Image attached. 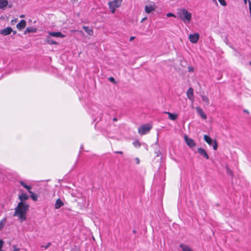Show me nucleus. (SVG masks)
<instances>
[{
  "mask_svg": "<svg viewBox=\"0 0 251 251\" xmlns=\"http://www.w3.org/2000/svg\"><path fill=\"white\" fill-rule=\"evenodd\" d=\"M166 16L168 17H176V16L175 14H174L173 13H168L167 14Z\"/></svg>",
  "mask_w": 251,
  "mask_h": 251,
  "instance_id": "obj_32",
  "label": "nucleus"
},
{
  "mask_svg": "<svg viewBox=\"0 0 251 251\" xmlns=\"http://www.w3.org/2000/svg\"><path fill=\"white\" fill-rule=\"evenodd\" d=\"M6 222V218H3L0 221V230H1L4 227L5 224Z\"/></svg>",
  "mask_w": 251,
  "mask_h": 251,
  "instance_id": "obj_26",
  "label": "nucleus"
},
{
  "mask_svg": "<svg viewBox=\"0 0 251 251\" xmlns=\"http://www.w3.org/2000/svg\"><path fill=\"white\" fill-rule=\"evenodd\" d=\"M147 19V18L146 17H145L142 20V21L141 22H143L144 21H145V20Z\"/></svg>",
  "mask_w": 251,
  "mask_h": 251,
  "instance_id": "obj_40",
  "label": "nucleus"
},
{
  "mask_svg": "<svg viewBox=\"0 0 251 251\" xmlns=\"http://www.w3.org/2000/svg\"><path fill=\"white\" fill-rule=\"evenodd\" d=\"M8 3V0H0V9H4Z\"/></svg>",
  "mask_w": 251,
  "mask_h": 251,
  "instance_id": "obj_20",
  "label": "nucleus"
},
{
  "mask_svg": "<svg viewBox=\"0 0 251 251\" xmlns=\"http://www.w3.org/2000/svg\"><path fill=\"white\" fill-rule=\"evenodd\" d=\"M51 245V243L49 242L46 245H42L41 248H44L45 249H48Z\"/></svg>",
  "mask_w": 251,
  "mask_h": 251,
  "instance_id": "obj_31",
  "label": "nucleus"
},
{
  "mask_svg": "<svg viewBox=\"0 0 251 251\" xmlns=\"http://www.w3.org/2000/svg\"><path fill=\"white\" fill-rule=\"evenodd\" d=\"M37 31V29L35 27L30 26L27 27L25 31V34L29 33H35Z\"/></svg>",
  "mask_w": 251,
  "mask_h": 251,
  "instance_id": "obj_19",
  "label": "nucleus"
},
{
  "mask_svg": "<svg viewBox=\"0 0 251 251\" xmlns=\"http://www.w3.org/2000/svg\"><path fill=\"white\" fill-rule=\"evenodd\" d=\"M105 122L106 123V125H108L112 123V122H115L117 121V119L116 117H114L112 118L109 115H107L105 117Z\"/></svg>",
  "mask_w": 251,
  "mask_h": 251,
  "instance_id": "obj_17",
  "label": "nucleus"
},
{
  "mask_svg": "<svg viewBox=\"0 0 251 251\" xmlns=\"http://www.w3.org/2000/svg\"><path fill=\"white\" fill-rule=\"evenodd\" d=\"M20 17H21V18H24V17H25V15H21L20 16Z\"/></svg>",
  "mask_w": 251,
  "mask_h": 251,
  "instance_id": "obj_44",
  "label": "nucleus"
},
{
  "mask_svg": "<svg viewBox=\"0 0 251 251\" xmlns=\"http://www.w3.org/2000/svg\"><path fill=\"white\" fill-rule=\"evenodd\" d=\"M88 112L91 115L94 121L97 122L102 121V114L99 107L95 104L91 105L88 107Z\"/></svg>",
  "mask_w": 251,
  "mask_h": 251,
  "instance_id": "obj_2",
  "label": "nucleus"
},
{
  "mask_svg": "<svg viewBox=\"0 0 251 251\" xmlns=\"http://www.w3.org/2000/svg\"><path fill=\"white\" fill-rule=\"evenodd\" d=\"M189 71H192V69H189Z\"/></svg>",
  "mask_w": 251,
  "mask_h": 251,
  "instance_id": "obj_48",
  "label": "nucleus"
},
{
  "mask_svg": "<svg viewBox=\"0 0 251 251\" xmlns=\"http://www.w3.org/2000/svg\"><path fill=\"white\" fill-rule=\"evenodd\" d=\"M198 152L202 156H203L204 158H205L206 159H209V155L207 154L206 151L201 148H199L198 149Z\"/></svg>",
  "mask_w": 251,
  "mask_h": 251,
  "instance_id": "obj_11",
  "label": "nucleus"
},
{
  "mask_svg": "<svg viewBox=\"0 0 251 251\" xmlns=\"http://www.w3.org/2000/svg\"><path fill=\"white\" fill-rule=\"evenodd\" d=\"M29 209V205L26 203L19 202L17 207L15 208L14 216L18 217L21 223L26 219V214Z\"/></svg>",
  "mask_w": 251,
  "mask_h": 251,
  "instance_id": "obj_1",
  "label": "nucleus"
},
{
  "mask_svg": "<svg viewBox=\"0 0 251 251\" xmlns=\"http://www.w3.org/2000/svg\"><path fill=\"white\" fill-rule=\"evenodd\" d=\"M0 251H2V250H0Z\"/></svg>",
  "mask_w": 251,
  "mask_h": 251,
  "instance_id": "obj_50",
  "label": "nucleus"
},
{
  "mask_svg": "<svg viewBox=\"0 0 251 251\" xmlns=\"http://www.w3.org/2000/svg\"><path fill=\"white\" fill-rule=\"evenodd\" d=\"M132 232H133V233H135L136 232V230H134V229L132 230Z\"/></svg>",
  "mask_w": 251,
  "mask_h": 251,
  "instance_id": "obj_45",
  "label": "nucleus"
},
{
  "mask_svg": "<svg viewBox=\"0 0 251 251\" xmlns=\"http://www.w3.org/2000/svg\"><path fill=\"white\" fill-rule=\"evenodd\" d=\"M152 126L150 124H145L140 126L138 128V133L143 135L146 134L151 129Z\"/></svg>",
  "mask_w": 251,
  "mask_h": 251,
  "instance_id": "obj_5",
  "label": "nucleus"
},
{
  "mask_svg": "<svg viewBox=\"0 0 251 251\" xmlns=\"http://www.w3.org/2000/svg\"><path fill=\"white\" fill-rule=\"evenodd\" d=\"M202 100L205 102L207 105L209 103V100L208 97L206 96L203 95L201 96Z\"/></svg>",
  "mask_w": 251,
  "mask_h": 251,
  "instance_id": "obj_28",
  "label": "nucleus"
},
{
  "mask_svg": "<svg viewBox=\"0 0 251 251\" xmlns=\"http://www.w3.org/2000/svg\"><path fill=\"white\" fill-rule=\"evenodd\" d=\"M3 245V241L2 240L0 239V250L1 249Z\"/></svg>",
  "mask_w": 251,
  "mask_h": 251,
  "instance_id": "obj_34",
  "label": "nucleus"
},
{
  "mask_svg": "<svg viewBox=\"0 0 251 251\" xmlns=\"http://www.w3.org/2000/svg\"><path fill=\"white\" fill-rule=\"evenodd\" d=\"M116 152L118 153H120V154H122L123 153L122 151H117Z\"/></svg>",
  "mask_w": 251,
  "mask_h": 251,
  "instance_id": "obj_41",
  "label": "nucleus"
},
{
  "mask_svg": "<svg viewBox=\"0 0 251 251\" xmlns=\"http://www.w3.org/2000/svg\"><path fill=\"white\" fill-rule=\"evenodd\" d=\"M82 28L89 35H92L93 34V30L87 26H83Z\"/></svg>",
  "mask_w": 251,
  "mask_h": 251,
  "instance_id": "obj_22",
  "label": "nucleus"
},
{
  "mask_svg": "<svg viewBox=\"0 0 251 251\" xmlns=\"http://www.w3.org/2000/svg\"><path fill=\"white\" fill-rule=\"evenodd\" d=\"M109 80L110 81V82H113V83H115V79L114 78H113V77H110L109 78Z\"/></svg>",
  "mask_w": 251,
  "mask_h": 251,
  "instance_id": "obj_33",
  "label": "nucleus"
},
{
  "mask_svg": "<svg viewBox=\"0 0 251 251\" xmlns=\"http://www.w3.org/2000/svg\"><path fill=\"white\" fill-rule=\"evenodd\" d=\"M244 2L245 4H246L247 2V0H244Z\"/></svg>",
  "mask_w": 251,
  "mask_h": 251,
  "instance_id": "obj_42",
  "label": "nucleus"
},
{
  "mask_svg": "<svg viewBox=\"0 0 251 251\" xmlns=\"http://www.w3.org/2000/svg\"><path fill=\"white\" fill-rule=\"evenodd\" d=\"M179 246L182 251H192V249L187 245L181 244Z\"/></svg>",
  "mask_w": 251,
  "mask_h": 251,
  "instance_id": "obj_25",
  "label": "nucleus"
},
{
  "mask_svg": "<svg viewBox=\"0 0 251 251\" xmlns=\"http://www.w3.org/2000/svg\"><path fill=\"white\" fill-rule=\"evenodd\" d=\"M168 114L169 118L173 121H175L177 119V115L175 113H172L170 112H166Z\"/></svg>",
  "mask_w": 251,
  "mask_h": 251,
  "instance_id": "obj_24",
  "label": "nucleus"
},
{
  "mask_svg": "<svg viewBox=\"0 0 251 251\" xmlns=\"http://www.w3.org/2000/svg\"><path fill=\"white\" fill-rule=\"evenodd\" d=\"M71 1H73V2H76V1H77V0H70Z\"/></svg>",
  "mask_w": 251,
  "mask_h": 251,
  "instance_id": "obj_43",
  "label": "nucleus"
},
{
  "mask_svg": "<svg viewBox=\"0 0 251 251\" xmlns=\"http://www.w3.org/2000/svg\"><path fill=\"white\" fill-rule=\"evenodd\" d=\"M133 145L136 148H139L141 146V143L138 140L133 141Z\"/></svg>",
  "mask_w": 251,
  "mask_h": 251,
  "instance_id": "obj_29",
  "label": "nucleus"
},
{
  "mask_svg": "<svg viewBox=\"0 0 251 251\" xmlns=\"http://www.w3.org/2000/svg\"><path fill=\"white\" fill-rule=\"evenodd\" d=\"M178 14L180 19L185 23H189L192 18V14L185 9H182Z\"/></svg>",
  "mask_w": 251,
  "mask_h": 251,
  "instance_id": "obj_3",
  "label": "nucleus"
},
{
  "mask_svg": "<svg viewBox=\"0 0 251 251\" xmlns=\"http://www.w3.org/2000/svg\"><path fill=\"white\" fill-rule=\"evenodd\" d=\"M212 1H213V2H214L215 3H216V4L217 5H218V3H217V0H213Z\"/></svg>",
  "mask_w": 251,
  "mask_h": 251,
  "instance_id": "obj_38",
  "label": "nucleus"
},
{
  "mask_svg": "<svg viewBox=\"0 0 251 251\" xmlns=\"http://www.w3.org/2000/svg\"><path fill=\"white\" fill-rule=\"evenodd\" d=\"M16 32L15 31H14L13 32V34H16Z\"/></svg>",
  "mask_w": 251,
  "mask_h": 251,
  "instance_id": "obj_46",
  "label": "nucleus"
},
{
  "mask_svg": "<svg viewBox=\"0 0 251 251\" xmlns=\"http://www.w3.org/2000/svg\"><path fill=\"white\" fill-rule=\"evenodd\" d=\"M30 194V197L34 201H36L38 199L37 195L34 194L32 191L28 192Z\"/></svg>",
  "mask_w": 251,
  "mask_h": 251,
  "instance_id": "obj_27",
  "label": "nucleus"
},
{
  "mask_svg": "<svg viewBox=\"0 0 251 251\" xmlns=\"http://www.w3.org/2000/svg\"><path fill=\"white\" fill-rule=\"evenodd\" d=\"M145 12L148 14H150L152 11H154L155 10L154 3L153 2H151L150 4L146 5L145 7Z\"/></svg>",
  "mask_w": 251,
  "mask_h": 251,
  "instance_id": "obj_8",
  "label": "nucleus"
},
{
  "mask_svg": "<svg viewBox=\"0 0 251 251\" xmlns=\"http://www.w3.org/2000/svg\"><path fill=\"white\" fill-rule=\"evenodd\" d=\"M189 71H192V69H189Z\"/></svg>",
  "mask_w": 251,
  "mask_h": 251,
  "instance_id": "obj_47",
  "label": "nucleus"
},
{
  "mask_svg": "<svg viewBox=\"0 0 251 251\" xmlns=\"http://www.w3.org/2000/svg\"><path fill=\"white\" fill-rule=\"evenodd\" d=\"M49 35L50 36L60 38H64L65 36V35L61 32H49Z\"/></svg>",
  "mask_w": 251,
  "mask_h": 251,
  "instance_id": "obj_14",
  "label": "nucleus"
},
{
  "mask_svg": "<svg viewBox=\"0 0 251 251\" xmlns=\"http://www.w3.org/2000/svg\"><path fill=\"white\" fill-rule=\"evenodd\" d=\"M135 39V37L132 36L129 39V41L131 42L132 40H133Z\"/></svg>",
  "mask_w": 251,
  "mask_h": 251,
  "instance_id": "obj_35",
  "label": "nucleus"
},
{
  "mask_svg": "<svg viewBox=\"0 0 251 251\" xmlns=\"http://www.w3.org/2000/svg\"><path fill=\"white\" fill-rule=\"evenodd\" d=\"M184 139L187 145L189 147L193 148L195 146L196 144L193 139L188 138L186 135L185 136Z\"/></svg>",
  "mask_w": 251,
  "mask_h": 251,
  "instance_id": "obj_10",
  "label": "nucleus"
},
{
  "mask_svg": "<svg viewBox=\"0 0 251 251\" xmlns=\"http://www.w3.org/2000/svg\"><path fill=\"white\" fill-rule=\"evenodd\" d=\"M83 150V145H81L80 148V152H81Z\"/></svg>",
  "mask_w": 251,
  "mask_h": 251,
  "instance_id": "obj_36",
  "label": "nucleus"
},
{
  "mask_svg": "<svg viewBox=\"0 0 251 251\" xmlns=\"http://www.w3.org/2000/svg\"><path fill=\"white\" fill-rule=\"evenodd\" d=\"M200 38V35L198 33H195L193 34H190L189 36V39L190 41L193 44H195L198 42Z\"/></svg>",
  "mask_w": 251,
  "mask_h": 251,
  "instance_id": "obj_7",
  "label": "nucleus"
},
{
  "mask_svg": "<svg viewBox=\"0 0 251 251\" xmlns=\"http://www.w3.org/2000/svg\"><path fill=\"white\" fill-rule=\"evenodd\" d=\"M194 90L192 87H190L186 92L188 99L193 103L194 101Z\"/></svg>",
  "mask_w": 251,
  "mask_h": 251,
  "instance_id": "obj_9",
  "label": "nucleus"
},
{
  "mask_svg": "<svg viewBox=\"0 0 251 251\" xmlns=\"http://www.w3.org/2000/svg\"><path fill=\"white\" fill-rule=\"evenodd\" d=\"M19 183L21 186H22L23 187H24L25 189H26L27 190L28 192H29L30 191H31V186L27 185L25 182H24L23 181H20Z\"/></svg>",
  "mask_w": 251,
  "mask_h": 251,
  "instance_id": "obj_21",
  "label": "nucleus"
},
{
  "mask_svg": "<svg viewBox=\"0 0 251 251\" xmlns=\"http://www.w3.org/2000/svg\"><path fill=\"white\" fill-rule=\"evenodd\" d=\"M122 1L123 0H114L108 2V6L112 13L114 14L116 8L121 6Z\"/></svg>",
  "mask_w": 251,
  "mask_h": 251,
  "instance_id": "obj_4",
  "label": "nucleus"
},
{
  "mask_svg": "<svg viewBox=\"0 0 251 251\" xmlns=\"http://www.w3.org/2000/svg\"><path fill=\"white\" fill-rule=\"evenodd\" d=\"M46 42L49 45H57L58 44L57 42L53 40L50 36H47Z\"/></svg>",
  "mask_w": 251,
  "mask_h": 251,
  "instance_id": "obj_23",
  "label": "nucleus"
},
{
  "mask_svg": "<svg viewBox=\"0 0 251 251\" xmlns=\"http://www.w3.org/2000/svg\"><path fill=\"white\" fill-rule=\"evenodd\" d=\"M220 3L223 5V6H226V2L225 1V0H218Z\"/></svg>",
  "mask_w": 251,
  "mask_h": 251,
  "instance_id": "obj_30",
  "label": "nucleus"
},
{
  "mask_svg": "<svg viewBox=\"0 0 251 251\" xmlns=\"http://www.w3.org/2000/svg\"><path fill=\"white\" fill-rule=\"evenodd\" d=\"M18 198L20 201V202L26 203L25 201L28 199L29 196L25 193H23L19 195Z\"/></svg>",
  "mask_w": 251,
  "mask_h": 251,
  "instance_id": "obj_15",
  "label": "nucleus"
},
{
  "mask_svg": "<svg viewBox=\"0 0 251 251\" xmlns=\"http://www.w3.org/2000/svg\"><path fill=\"white\" fill-rule=\"evenodd\" d=\"M196 109L197 110V113L201 116V117L204 119L206 120L207 119L206 115L203 112L202 109L200 107H196Z\"/></svg>",
  "mask_w": 251,
  "mask_h": 251,
  "instance_id": "obj_13",
  "label": "nucleus"
},
{
  "mask_svg": "<svg viewBox=\"0 0 251 251\" xmlns=\"http://www.w3.org/2000/svg\"><path fill=\"white\" fill-rule=\"evenodd\" d=\"M13 31L12 28L11 27H7L0 30V33L3 35H9Z\"/></svg>",
  "mask_w": 251,
  "mask_h": 251,
  "instance_id": "obj_12",
  "label": "nucleus"
},
{
  "mask_svg": "<svg viewBox=\"0 0 251 251\" xmlns=\"http://www.w3.org/2000/svg\"><path fill=\"white\" fill-rule=\"evenodd\" d=\"M250 65H251V61L250 62Z\"/></svg>",
  "mask_w": 251,
  "mask_h": 251,
  "instance_id": "obj_49",
  "label": "nucleus"
},
{
  "mask_svg": "<svg viewBox=\"0 0 251 251\" xmlns=\"http://www.w3.org/2000/svg\"><path fill=\"white\" fill-rule=\"evenodd\" d=\"M136 161H137V163L138 164L139 163V159L138 158H136Z\"/></svg>",
  "mask_w": 251,
  "mask_h": 251,
  "instance_id": "obj_39",
  "label": "nucleus"
},
{
  "mask_svg": "<svg viewBox=\"0 0 251 251\" xmlns=\"http://www.w3.org/2000/svg\"><path fill=\"white\" fill-rule=\"evenodd\" d=\"M19 251V249L16 248L15 246L14 247V251Z\"/></svg>",
  "mask_w": 251,
  "mask_h": 251,
  "instance_id": "obj_37",
  "label": "nucleus"
},
{
  "mask_svg": "<svg viewBox=\"0 0 251 251\" xmlns=\"http://www.w3.org/2000/svg\"><path fill=\"white\" fill-rule=\"evenodd\" d=\"M64 205V203L60 199H58L55 203V208L56 209H59L61 206Z\"/></svg>",
  "mask_w": 251,
  "mask_h": 251,
  "instance_id": "obj_18",
  "label": "nucleus"
},
{
  "mask_svg": "<svg viewBox=\"0 0 251 251\" xmlns=\"http://www.w3.org/2000/svg\"><path fill=\"white\" fill-rule=\"evenodd\" d=\"M204 141L209 145L212 146L213 150H216L218 148V144L216 140H213L210 136L207 135H204Z\"/></svg>",
  "mask_w": 251,
  "mask_h": 251,
  "instance_id": "obj_6",
  "label": "nucleus"
},
{
  "mask_svg": "<svg viewBox=\"0 0 251 251\" xmlns=\"http://www.w3.org/2000/svg\"><path fill=\"white\" fill-rule=\"evenodd\" d=\"M26 22L24 20H22L17 25V28L19 30H22L24 28H25L26 26Z\"/></svg>",
  "mask_w": 251,
  "mask_h": 251,
  "instance_id": "obj_16",
  "label": "nucleus"
}]
</instances>
